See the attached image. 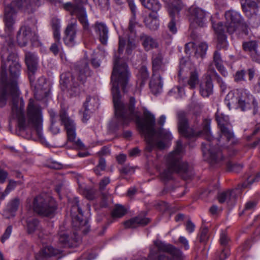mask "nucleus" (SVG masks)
I'll return each mask as SVG.
<instances>
[{
  "mask_svg": "<svg viewBox=\"0 0 260 260\" xmlns=\"http://www.w3.org/2000/svg\"><path fill=\"white\" fill-rule=\"evenodd\" d=\"M32 5H9L5 9V31L9 41L1 51L2 67L0 69V107L4 106L7 100H12L10 121H16L20 131H35L41 137L43 129L42 109L37 101L30 99L24 111V102L19 96L17 79L20 75V66L17 55L13 52L14 43L11 40L14 17L17 9L28 13L32 11Z\"/></svg>",
  "mask_w": 260,
  "mask_h": 260,
  "instance_id": "nucleus-1",
  "label": "nucleus"
},
{
  "mask_svg": "<svg viewBox=\"0 0 260 260\" xmlns=\"http://www.w3.org/2000/svg\"><path fill=\"white\" fill-rule=\"evenodd\" d=\"M129 76L127 64L122 58L115 55L111 75V91L115 116L120 124H126L130 120L136 121L146 141V151L150 152L156 149H163L166 144L162 140L170 141L173 139L170 132L163 128L156 131L154 129L155 116L147 110H144V118L141 119L140 114L135 111L134 98L130 99L128 106L125 105L121 101L119 87H121L123 91H125Z\"/></svg>",
  "mask_w": 260,
  "mask_h": 260,
  "instance_id": "nucleus-2",
  "label": "nucleus"
},
{
  "mask_svg": "<svg viewBox=\"0 0 260 260\" xmlns=\"http://www.w3.org/2000/svg\"><path fill=\"white\" fill-rule=\"evenodd\" d=\"M178 118V131L181 135L190 139L202 135L207 140V143H202V149L205 159L211 164L217 163L222 159L220 151L212 146L214 143L218 142V145L221 147L228 148L236 142L228 116L224 115L219 109L216 114V120L220 131V136L218 139H214L211 134L210 120H204L203 130L200 132L188 126L187 121L183 112L179 113Z\"/></svg>",
  "mask_w": 260,
  "mask_h": 260,
  "instance_id": "nucleus-3",
  "label": "nucleus"
},
{
  "mask_svg": "<svg viewBox=\"0 0 260 260\" xmlns=\"http://www.w3.org/2000/svg\"><path fill=\"white\" fill-rule=\"evenodd\" d=\"M225 23L223 26L221 22L217 23H213V29L217 35V44L218 48L226 49L228 46L226 37L224 35V30L226 28L228 32L233 33L240 27L243 22V18L239 13L233 10L228 11L225 13Z\"/></svg>",
  "mask_w": 260,
  "mask_h": 260,
  "instance_id": "nucleus-4",
  "label": "nucleus"
},
{
  "mask_svg": "<svg viewBox=\"0 0 260 260\" xmlns=\"http://www.w3.org/2000/svg\"><path fill=\"white\" fill-rule=\"evenodd\" d=\"M183 154V148L182 143L178 140L176 143L175 150L166 158L167 168L160 174L161 180L166 181L172 179V174L174 172L184 173L187 172V164L181 162L180 161Z\"/></svg>",
  "mask_w": 260,
  "mask_h": 260,
  "instance_id": "nucleus-5",
  "label": "nucleus"
},
{
  "mask_svg": "<svg viewBox=\"0 0 260 260\" xmlns=\"http://www.w3.org/2000/svg\"><path fill=\"white\" fill-rule=\"evenodd\" d=\"M189 73V77L186 82V86L190 89H194L199 83V70L189 61L184 58L180 60L178 76L179 82L183 80L187 73Z\"/></svg>",
  "mask_w": 260,
  "mask_h": 260,
  "instance_id": "nucleus-6",
  "label": "nucleus"
},
{
  "mask_svg": "<svg viewBox=\"0 0 260 260\" xmlns=\"http://www.w3.org/2000/svg\"><path fill=\"white\" fill-rule=\"evenodd\" d=\"M56 207V202L52 198L46 194H42L34 199L32 209L39 214L50 216L54 214Z\"/></svg>",
  "mask_w": 260,
  "mask_h": 260,
  "instance_id": "nucleus-7",
  "label": "nucleus"
},
{
  "mask_svg": "<svg viewBox=\"0 0 260 260\" xmlns=\"http://www.w3.org/2000/svg\"><path fill=\"white\" fill-rule=\"evenodd\" d=\"M139 27V24L133 17L130 21L128 27L129 34L119 35V47L118 52L120 55L123 52L124 46L126 44V52L129 54L135 48L134 40L136 37L137 28Z\"/></svg>",
  "mask_w": 260,
  "mask_h": 260,
  "instance_id": "nucleus-8",
  "label": "nucleus"
},
{
  "mask_svg": "<svg viewBox=\"0 0 260 260\" xmlns=\"http://www.w3.org/2000/svg\"><path fill=\"white\" fill-rule=\"evenodd\" d=\"M75 5L67 3L63 5V8L70 12L71 15L76 16L85 30L89 28V24L87 18V14L85 6L88 5L87 0H74Z\"/></svg>",
  "mask_w": 260,
  "mask_h": 260,
  "instance_id": "nucleus-9",
  "label": "nucleus"
},
{
  "mask_svg": "<svg viewBox=\"0 0 260 260\" xmlns=\"http://www.w3.org/2000/svg\"><path fill=\"white\" fill-rule=\"evenodd\" d=\"M71 214L73 219V226L81 230L84 234L87 233L89 230V225L87 220L81 219L83 215L79 201L78 198L75 197L72 203Z\"/></svg>",
  "mask_w": 260,
  "mask_h": 260,
  "instance_id": "nucleus-10",
  "label": "nucleus"
},
{
  "mask_svg": "<svg viewBox=\"0 0 260 260\" xmlns=\"http://www.w3.org/2000/svg\"><path fill=\"white\" fill-rule=\"evenodd\" d=\"M189 14L188 19L192 26H205L207 23L208 18L210 17L209 13L195 6L189 8Z\"/></svg>",
  "mask_w": 260,
  "mask_h": 260,
  "instance_id": "nucleus-11",
  "label": "nucleus"
},
{
  "mask_svg": "<svg viewBox=\"0 0 260 260\" xmlns=\"http://www.w3.org/2000/svg\"><path fill=\"white\" fill-rule=\"evenodd\" d=\"M168 11L171 17V20L168 25L169 31L175 34L177 31L176 22L174 17L178 15L182 8V4L179 0H170L167 5Z\"/></svg>",
  "mask_w": 260,
  "mask_h": 260,
  "instance_id": "nucleus-12",
  "label": "nucleus"
},
{
  "mask_svg": "<svg viewBox=\"0 0 260 260\" xmlns=\"http://www.w3.org/2000/svg\"><path fill=\"white\" fill-rule=\"evenodd\" d=\"M239 95L238 108H240L242 111H246L253 107L254 113L257 112L256 109L255 99L249 91L245 89H240Z\"/></svg>",
  "mask_w": 260,
  "mask_h": 260,
  "instance_id": "nucleus-13",
  "label": "nucleus"
},
{
  "mask_svg": "<svg viewBox=\"0 0 260 260\" xmlns=\"http://www.w3.org/2000/svg\"><path fill=\"white\" fill-rule=\"evenodd\" d=\"M60 119L66 130L68 140L76 142V125L74 120L68 116L65 111H61Z\"/></svg>",
  "mask_w": 260,
  "mask_h": 260,
  "instance_id": "nucleus-14",
  "label": "nucleus"
},
{
  "mask_svg": "<svg viewBox=\"0 0 260 260\" xmlns=\"http://www.w3.org/2000/svg\"><path fill=\"white\" fill-rule=\"evenodd\" d=\"M99 105V100L97 96H88L83 107V122H86L90 118V114L92 113Z\"/></svg>",
  "mask_w": 260,
  "mask_h": 260,
  "instance_id": "nucleus-15",
  "label": "nucleus"
},
{
  "mask_svg": "<svg viewBox=\"0 0 260 260\" xmlns=\"http://www.w3.org/2000/svg\"><path fill=\"white\" fill-rule=\"evenodd\" d=\"M36 34L32 31L29 26H22L17 35V41L20 46H25L27 43L32 39H35Z\"/></svg>",
  "mask_w": 260,
  "mask_h": 260,
  "instance_id": "nucleus-16",
  "label": "nucleus"
},
{
  "mask_svg": "<svg viewBox=\"0 0 260 260\" xmlns=\"http://www.w3.org/2000/svg\"><path fill=\"white\" fill-rule=\"evenodd\" d=\"M240 193V189L237 188L222 191L218 193V201L220 203H225L232 205L235 203L237 197Z\"/></svg>",
  "mask_w": 260,
  "mask_h": 260,
  "instance_id": "nucleus-17",
  "label": "nucleus"
},
{
  "mask_svg": "<svg viewBox=\"0 0 260 260\" xmlns=\"http://www.w3.org/2000/svg\"><path fill=\"white\" fill-rule=\"evenodd\" d=\"M207 49L208 45L206 43L194 44L193 42H189L185 45V51L187 54H190L191 52H193L197 57H203L205 55Z\"/></svg>",
  "mask_w": 260,
  "mask_h": 260,
  "instance_id": "nucleus-18",
  "label": "nucleus"
},
{
  "mask_svg": "<svg viewBox=\"0 0 260 260\" xmlns=\"http://www.w3.org/2000/svg\"><path fill=\"white\" fill-rule=\"evenodd\" d=\"M52 27L53 30V36L55 39V42L50 47V50L56 55L60 50V21L57 19L52 20Z\"/></svg>",
  "mask_w": 260,
  "mask_h": 260,
  "instance_id": "nucleus-19",
  "label": "nucleus"
},
{
  "mask_svg": "<svg viewBox=\"0 0 260 260\" xmlns=\"http://www.w3.org/2000/svg\"><path fill=\"white\" fill-rule=\"evenodd\" d=\"M77 25L75 23L69 24L64 32L63 41L65 44L69 47H73L76 43V35Z\"/></svg>",
  "mask_w": 260,
  "mask_h": 260,
  "instance_id": "nucleus-20",
  "label": "nucleus"
},
{
  "mask_svg": "<svg viewBox=\"0 0 260 260\" xmlns=\"http://www.w3.org/2000/svg\"><path fill=\"white\" fill-rule=\"evenodd\" d=\"M38 58L35 54L30 52L25 55V62L29 71V78L31 83L33 82L32 76L37 70Z\"/></svg>",
  "mask_w": 260,
  "mask_h": 260,
  "instance_id": "nucleus-21",
  "label": "nucleus"
},
{
  "mask_svg": "<svg viewBox=\"0 0 260 260\" xmlns=\"http://www.w3.org/2000/svg\"><path fill=\"white\" fill-rule=\"evenodd\" d=\"M61 250L55 249L50 246L43 247L35 255L36 260H45L48 257L55 255L61 252Z\"/></svg>",
  "mask_w": 260,
  "mask_h": 260,
  "instance_id": "nucleus-22",
  "label": "nucleus"
},
{
  "mask_svg": "<svg viewBox=\"0 0 260 260\" xmlns=\"http://www.w3.org/2000/svg\"><path fill=\"white\" fill-rule=\"evenodd\" d=\"M240 89L231 91L226 95L225 104L230 110L238 108Z\"/></svg>",
  "mask_w": 260,
  "mask_h": 260,
  "instance_id": "nucleus-23",
  "label": "nucleus"
},
{
  "mask_svg": "<svg viewBox=\"0 0 260 260\" xmlns=\"http://www.w3.org/2000/svg\"><path fill=\"white\" fill-rule=\"evenodd\" d=\"M25 228L28 234H37L41 238V226L39 221L35 218H27L25 221Z\"/></svg>",
  "mask_w": 260,
  "mask_h": 260,
  "instance_id": "nucleus-24",
  "label": "nucleus"
},
{
  "mask_svg": "<svg viewBox=\"0 0 260 260\" xmlns=\"http://www.w3.org/2000/svg\"><path fill=\"white\" fill-rule=\"evenodd\" d=\"M152 61L153 73L162 72L166 70V62L163 60L162 56L160 53L153 54Z\"/></svg>",
  "mask_w": 260,
  "mask_h": 260,
  "instance_id": "nucleus-25",
  "label": "nucleus"
},
{
  "mask_svg": "<svg viewBox=\"0 0 260 260\" xmlns=\"http://www.w3.org/2000/svg\"><path fill=\"white\" fill-rule=\"evenodd\" d=\"M162 86L163 84L160 75L157 73H153L149 84L152 92L154 94L160 93L162 90Z\"/></svg>",
  "mask_w": 260,
  "mask_h": 260,
  "instance_id": "nucleus-26",
  "label": "nucleus"
},
{
  "mask_svg": "<svg viewBox=\"0 0 260 260\" xmlns=\"http://www.w3.org/2000/svg\"><path fill=\"white\" fill-rule=\"evenodd\" d=\"M243 11L248 17H252L257 11V6L256 3L252 0H241Z\"/></svg>",
  "mask_w": 260,
  "mask_h": 260,
  "instance_id": "nucleus-27",
  "label": "nucleus"
},
{
  "mask_svg": "<svg viewBox=\"0 0 260 260\" xmlns=\"http://www.w3.org/2000/svg\"><path fill=\"white\" fill-rule=\"evenodd\" d=\"M94 29L96 33L99 36L101 43L106 44L108 39V29L106 25L103 23L97 22L95 24Z\"/></svg>",
  "mask_w": 260,
  "mask_h": 260,
  "instance_id": "nucleus-28",
  "label": "nucleus"
},
{
  "mask_svg": "<svg viewBox=\"0 0 260 260\" xmlns=\"http://www.w3.org/2000/svg\"><path fill=\"white\" fill-rule=\"evenodd\" d=\"M149 221V220L147 218L138 216L126 221L124 223V225L126 228H135L140 226L145 225Z\"/></svg>",
  "mask_w": 260,
  "mask_h": 260,
  "instance_id": "nucleus-29",
  "label": "nucleus"
},
{
  "mask_svg": "<svg viewBox=\"0 0 260 260\" xmlns=\"http://www.w3.org/2000/svg\"><path fill=\"white\" fill-rule=\"evenodd\" d=\"M213 85L211 77H207L205 81L201 83L200 93L203 97H208L212 93Z\"/></svg>",
  "mask_w": 260,
  "mask_h": 260,
  "instance_id": "nucleus-30",
  "label": "nucleus"
},
{
  "mask_svg": "<svg viewBox=\"0 0 260 260\" xmlns=\"http://www.w3.org/2000/svg\"><path fill=\"white\" fill-rule=\"evenodd\" d=\"M140 40L144 49L147 51L156 48L158 46V44L156 40L145 34L141 35Z\"/></svg>",
  "mask_w": 260,
  "mask_h": 260,
  "instance_id": "nucleus-31",
  "label": "nucleus"
},
{
  "mask_svg": "<svg viewBox=\"0 0 260 260\" xmlns=\"http://www.w3.org/2000/svg\"><path fill=\"white\" fill-rule=\"evenodd\" d=\"M78 70L79 71L78 78L81 82H84L86 77L90 75V71L86 61L78 65Z\"/></svg>",
  "mask_w": 260,
  "mask_h": 260,
  "instance_id": "nucleus-32",
  "label": "nucleus"
},
{
  "mask_svg": "<svg viewBox=\"0 0 260 260\" xmlns=\"http://www.w3.org/2000/svg\"><path fill=\"white\" fill-rule=\"evenodd\" d=\"M243 49L246 51H249L251 53V56L253 60L256 61H260L255 56L257 55L256 48L257 47V43L255 41H249L243 43Z\"/></svg>",
  "mask_w": 260,
  "mask_h": 260,
  "instance_id": "nucleus-33",
  "label": "nucleus"
},
{
  "mask_svg": "<svg viewBox=\"0 0 260 260\" xmlns=\"http://www.w3.org/2000/svg\"><path fill=\"white\" fill-rule=\"evenodd\" d=\"M146 25L151 29L158 28L159 23L157 12L150 14L148 17L145 20Z\"/></svg>",
  "mask_w": 260,
  "mask_h": 260,
  "instance_id": "nucleus-34",
  "label": "nucleus"
},
{
  "mask_svg": "<svg viewBox=\"0 0 260 260\" xmlns=\"http://www.w3.org/2000/svg\"><path fill=\"white\" fill-rule=\"evenodd\" d=\"M140 1L144 7L155 13L157 12L161 8V4L158 0H140Z\"/></svg>",
  "mask_w": 260,
  "mask_h": 260,
  "instance_id": "nucleus-35",
  "label": "nucleus"
},
{
  "mask_svg": "<svg viewBox=\"0 0 260 260\" xmlns=\"http://www.w3.org/2000/svg\"><path fill=\"white\" fill-rule=\"evenodd\" d=\"M214 62L217 70L224 76L228 75V72L222 66V60L220 54L218 51H215L213 57Z\"/></svg>",
  "mask_w": 260,
  "mask_h": 260,
  "instance_id": "nucleus-36",
  "label": "nucleus"
},
{
  "mask_svg": "<svg viewBox=\"0 0 260 260\" xmlns=\"http://www.w3.org/2000/svg\"><path fill=\"white\" fill-rule=\"evenodd\" d=\"M19 205V200L15 199L11 201L7 205L5 214H8L7 217L14 216L15 212L17 211Z\"/></svg>",
  "mask_w": 260,
  "mask_h": 260,
  "instance_id": "nucleus-37",
  "label": "nucleus"
},
{
  "mask_svg": "<svg viewBox=\"0 0 260 260\" xmlns=\"http://www.w3.org/2000/svg\"><path fill=\"white\" fill-rule=\"evenodd\" d=\"M169 95L173 96L176 99L181 98L185 94L184 89L179 86H175L168 93Z\"/></svg>",
  "mask_w": 260,
  "mask_h": 260,
  "instance_id": "nucleus-38",
  "label": "nucleus"
},
{
  "mask_svg": "<svg viewBox=\"0 0 260 260\" xmlns=\"http://www.w3.org/2000/svg\"><path fill=\"white\" fill-rule=\"evenodd\" d=\"M148 76L149 74L147 68L145 67H142L140 69L139 74L138 75L139 81H138L137 84L139 82L140 86H141L147 80Z\"/></svg>",
  "mask_w": 260,
  "mask_h": 260,
  "instance_id": "nucleus-39",
  "label": "nucleus"
},
{
  "mask_svg": "<svg viewBox=\"0 0 260 260\" xmlns=\"http://www.w3.org/2000/svg\"><path fill=\"white\" fill-rule=\"evenodd\" d=\"M260 179V174L258 173L251 175L242 185L243 187H247L253 183L258 181Z\"/></svg>",
  "mask_w": 260,
  "mask_h": 260,
  "instance_id": "nucleus-40",
  "label": "nucleus"
},
{
  "mask_svg": "<svg viewBox=\"0 0 260 260\" xmlns=\"http://www.w3.org/2000/svg\"><path fill=\"white\" fill-rule=\"evenodd\" d=\"M126 212V209L121 205H117L115 206L112 212V216L114 217H121Z\"/></svg>",
  "mask_w": 260,
  "mask_h": 260,
  "instance_id": "nucleus-41",
  "label": "nucleus"
},
{
  "mask_svg": "<svg viewBox=\"0 0 260 260\" xmlns=\"http://www.w3.org/2000/svg\"><path fill=\"white\" fill-rule=\"evenodd\" d=\"M256 206V202L252 201L247 202L245 205L242 214H249L254 210Z\"/></svg>",
  "mask_w": 260,
  "mask_h": 260,
  "instance_id": "nucleus-42",
  "label": "nucleus"
},
{
  "mask_svg": "<svg viewBox=\"0 0 260 260\" xmlns=\"http://www.w3.org/2000/svg\"><path fill=\"white\" fill-rule=\"evenodd\" d=\"M228 169L230 171L238 172L242 168V166L235 162L230 161L227 164Z\"/></svg>",
  "mask_w": 260,
  "mask_h": 260,
  "instance_id": "nucleus-43",
  "label": "nucleus"
},
{
  "mask_svg": "<svg viewBox=\"0 0 260 260\" xmlns=\"http://www.w3.org/2000/svg\"><path fill=\"white\" fill-rule=\"evenodd\" d=\"M106 161L103 158H101L98 165L95 167L94 171L98 175H101V171H104L106 168Z\"/></svg>",
  "mask_w": 260,
  "mask_h": 260,
  "instance_id": "nucleus-44",
  "label": "nucleus"
},
{
  "mask_svg": "<svg viewBox=\"0 0 260 260\" xmlns=\"http://www.w3.org/2000/svg\"><path fill=\"white\" fill-rule=\"evenodd\" d=\"M219 240L220 244L222 246H225L228 243L229 239L225 231L221 230L220 231Z\"/></svg>",
  "mask_w": 260,
  "mask_h": 260,
  "instance_id": "nucleus-45",
  "label": "nucleus"
},
{
  "mask_svg": "<svg viewBox=\"0 0 260 260\" xmlns=\"http://www.w3.org/2000/svg\"><path fill=\"white\" fill-rule=\"evenodd\" d=\"M230 253L228 248L223 249L221 252H217L216 257L218 260H225L229 255Z\"/></svg>",
  "mask_w": 260,
  "mask_h": 260,
  "instance_id": "nucleus-46",
  "label": "nucleus"
},
{
  "mask_svg": "<svg viewBox=\"0 0 260 260\" xmlns=\"http://www.w3.org/2000/svg\"><path fill=\"white\" fill-rule=\"evenodd\" d=\"M68 236L64 232H60L58 235V240L61 246L65 245L68 241Z\"/></svg>",
  "mask_w": 260,
  "mask_h": 260,
  "instance_id": "nucleus-47",
  "label": "nucleus"
},
{
  "mask_svg": "<svg viewBox=\"0 0 260 260\" xmlns=\"http://www.w3.org/2000/svg\"><path fill=\"white\" fill-rule=\"evenodd\" d=\"M245 72L244 70L237 71L235 75V81L238 82L244 80Z\"/></svg>",
  "mask_w": 260,
  "mask_h": 260,
  "instance_id": "nucleus-48",
  "label": "nucleus"
},
{
  "mask_svg": "<svg viewBox=\"0 0 260 260\" xmlns=\"http://www.w3.org/2000/svg\"><path fill=\"white\" fill-rule=\"evenodd\" d=\"M213 74L217 78V81L221 89V90L223 91L226 88V84L223 81L222 79L219 77V76L217 74V73L215 71V70L213 71Z\"/></svg>",
  "mask_w": 260,
  "mask_h": 260,
  "instance_id": "nucleus-49",
  "label": "nucleus"
},
{
  "mask_svg": "<svg viewBox=\"0 0 260 260\" xmlns=\"http://www.w3.org/2000/svg\"><path fill=\"white\" fill-rule=\"evenodd\" d=\"M179 241L182 244V247L185 250H188L189 248L188 241L185 237L183 236H180L179 238Z\"/></svg>",
  "mask_w": 260,
  "mask_h": 260,
  "instance_id": "nucleus-50",
  "label": "nucleus"
},
{
  "mask_svg": "<svg viewBox=\"0 0 260 260\" xmlns=\"http://www.w3.org/2000/svg\"><path fill=\"white\" fill-rule=\"evenodd\" d=\"M12 231V226H9L7 228V229L5 231V233L4 234V235H3V236L2 237L1 240H2V242H4V241L6 239H7L8 238H9V237L10 236V235L11 234Z\"/></svg>",
  "mask_w": 260,
  "mask_h": 260,
  "instance_id": "nucleus-51",
  "label": "nucleus"
},
{
  "mask_svg": "<svg viewBox=\"0 0 260 260\" xmlns=\"http://www.w3.org/2000/svg\"><path fill=\"white\" fill-rule=\"evenodd\" d=\"M17 185V182L13 180H10L9 184L6 189V194H9V193L14 189L15 187Z\"/></svg>",
  "mask_w": 260,
  "mask_h": 260,
  "instance_id": "nucleus-52",
  "label": "nucleus"
},
{
  "mask_svg": "<svg viewBox=\"0 0 260 260\" xmlns=\"http://www.w3.org/2000/svg\"><path fill=\"white\" fill-rule=\"evenodd\" d=\"M185 227L186 231L190 234L194 231L195 225L190 220H188L185 224Z\"/></svg>",
  "mask_w": 260,
  "mask_h": 260,
  "instance_id": "nucleus-53",
  "label": "nucleus"
},
{
  "mask_svg": "<svg viewBox=\"0 0 260 260\" xmlns=\"http://www.w3.org/2000/svg\"><path fill=\"white\" fill-rule=\"evenodd\" d=\"M110 183V179L108 177L104 178L100 182V188L103 190Z\"/></svg>",
  "mask_w": 260,
  "mask_h": 260,
  "instance_id": "nucleus-54",
  "label": "nucleus"
},
{
  "mask_svg": "<svg viewBox=\"0 0 260 260\" xmlns=\"http://www.w3.org/2000/svg\"><path fill=\"white\" fill-rule=\"evenodd\" d=\"M208 237V229L206 228L203 229L200 234V240L201 241H205Z\"/></svg>",
  "mask_w": 260,
  "mask_h": 260,
  "instance_id": "nucleus-55",
  "label": "nucleus"
},
{
  "mask_svg": "<svg viewBox=\"0 0 260 260\" xmlns=\"http://www.w3.org/2000/svg\"><path fill=\"white\" fill-rule=\"evenodd\" d=\"M96 4H98L102 7H106L109 5V0H93Z\"/></svg>",
  "mask_w": 260,
  "mask_h": 260,
  "instance_id": "nucleus-56",
  "label": "nucleus"
},
{
  "mask_svg": "<svg viewBox=\"0 0 260 260\" xmlns=\"http://www.w3.org/2000/svg\"><path fill=\"white\" fill-rule=\"evenodd\" d=\"M140 150L137 147H135L129 151V155L132 157H136L139 155Z\"/></svg>",
  "mask_w": 260,
  "mask_h": 260,
  "instance_id": "nucleus-57",
  "label": "nucleus"
},
{
  "mask_svg": "<svg viewBox=\"0 0 260 260\" xmlns=\"http://www.w3.org/2000/svg\"><path fill=\"white\" fill-rule=\"evenodd\" d=\"M8 176L7 173L3 170H0V183H4Z\"/></svg>",
  "mask_w": 260,
  "mask_h": 260,
  "instance_id": "nucleus-58",
  "label": "nucleus"
},
{
  "mask_svg": "<svg viewBox=\"0 0 260 260\" xmlns=\"http://www.w3.org/2000/svg\"><path fill=\"white\" fill-rule=\"evenodd\" d=\"M123 172L125 174H133L135 172L134 168L132 167L125 166L122 169Z\"/></svg>",
  "mask_w": 260,
  "mask_h": 260,
  "instance_id": "nucleus-59",
  "label": "nucleus"
},
{
  "mask_svg": "<svg viewBox=\"0 0 260 260\" xmlns=\"http://www.w3.org/2000/svg\"><path fill=\"white\" fill-rule=\"evenodd\" d=\"M126 157V156L124 154H119L118 156H117V160L119 163L122 164L125 161Z\"/></svg>",
  "mask_w": 260,
  "mask_h": 260,
  "instance_id": "nucleus-60",
  "label": "nucleus"
},
{
  "mask_svg": "<svg viewBox=\"0 0 260 260\" xmlns=\"http://www.w3.org/2000/svg\"><path fill=\"white\" fill-rule=\"evenodd\" d=\"M166 120V117L165 115H161L158 120V123L161 125L163 126L165 124Z\"/></svg>",
  "mask_w": 260,
  "mask_h": 260,
  "instance_id": "nucleus-61",
  "label": "nucleus"
},
{
  "mask_svg": "<svg viewBox=\"0 0 260 260\" xmlns=\"http://www.w3.org/2000/svg\"><path fill=\"white\" fill-rule=\"evenodd\" d=\"M218 210V207L216 205L212 206L210 209V212L212 214H215Z\"/></svg>",
  "mask_w": 260,
  "mask_h": 260,
  "instance_id": "nucleus-62",
  "label": "nucleus"
},
{
  "mask_svg": "<svg viewBox=\"0 0 260 260\" xmlns=\"http://www.w3.org/2000/svg\"><path fill=\"white\" fill-rule=\"evenodd\" d=\"M255 105H256V109L257 110V112H256V113H254V110H253V113L254 115H255V114L260 115V103H258L255 100ZM252 107L254 109V107Z\"/></svg>",
  "mask_w": 260,
  "mask_h": 260,
  "instance_id": "nucleus-63",
  "label": "nucleus"
},
{
  "mask_svg": "<svg viewBox=\"0 0 260 260\" xmlns=\"http://www.w3.org/2000/svg\"><path fill=\"white\" fill-rule=\"evenodd\" d=\"M254 90L257 92H260V78L258 79V81L257 84L254 87Z\"/></svg>",
  "mask_w": 260,
  "mask_h": 260,
  "instance_id": "nucleus-64",
  "label": "nucleus"
}]
</instances>
